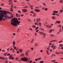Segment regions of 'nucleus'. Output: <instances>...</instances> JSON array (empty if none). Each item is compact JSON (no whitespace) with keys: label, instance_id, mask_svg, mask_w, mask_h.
<instances>
[{"label":"nucleus","instance_id":"f257e3e1","mask_svg":"<svg viewBox=\"0 0 63 63\" xmlns=\"http://www.w3.org/2000/svg\"><path fill=\"white\" fill-rule=\"evenodd\" d=\"M7 12L5 11L0 10V21L2 20V18L3 17H4L6 18H8V16L6 15Z\"/></svg>","mask_w":63,"mask_h":63},{"label":"nucleus","instance_id":"f03ea898","mask_svg":"<svg viewBox=\"0 0 63 63\" xmlns=\"http://www.w3.org/2000/svg\"><path fill=\"white\" fill-rule=\"evenodd\" d=\"M11 24L13 25L16 26L17 25V24L18 25H19V23H20V21H18V19L16 18H13L11 19Z\"/></svg>","mask_w":63,"mask_h":63},{"label":"nucleus","instance_id":"7ed1b4c3","mask_svg":"<svg viewBox=\"0 0 63 63\" xmlns=\"http://www.w3.org/2000/svg\"><path fill=\"white\" fill-rule=\"evenodd\" d=\"M28 58H27L24 57L21 59V60L22 61H27V60H28Z\"/></svg>","mask_w":63,"mask_h":63},{"label":"nucleus","instance_id":"20e7f679","mask_svg":"<svg viewBox=\"0 0 63 63\" xmlns=\"http://www.w3.org/2000/svg\"><path fill=\"white\" fill-rule=\"evenodd\" d=\"M9 59L12 60L14 59V58L13 57V55H10L9 57Z\"/></svg>","mask_w":63,"mask_h":63},{"label":"nucleus","instance_id":"39448f33","mask_svg":"<svg viewBox=\"0 0 63 63\" xmlns=\"http://www.w3.org/2000/svg\"><path fill=\"white\" fill-rule=\"evenodd\" d=\"M40 33H41V34H43V35H45V36H44V37L45 38V36H46V35L45 33H44V32H40Z\"/></svg>","mask_w":63,"mask_h":63},{"label":"nucleus","instance_id":"423d86ee","mask_svg":"<svg viewBox=\"0 0 63 63\" xmlns=\"http://www.w3.org/2000/svg\"><path fill=\"white\" fill-rule=\"evenodd\" d=\"M22 11L24 13H26V12L27 11V10L25 9H23Z\"/></svg>","mask_w":63,"mask_h":63},{"label":"nucleus","instance_id":"0eeeda50","mask_svg":"<svg viewBox=\"0 0 63 63\" xmlns=\"http://www.w3.org/2000/svg\"><path fill=\"white\" fill-rule=\"evenodd\" d=\"M35 11L36 12H39L40 11V10L39 9H37V10H35Z\"/></svg>","mask_w":63,"mask_h":63},{"label":"nucleus","instance_id":"6e6552de","mask_svg":"<svg viewBox=\"0 0 63 63\" xmlns=\"http://www.w3.org/2000/svg\"><path fill=\"white\" fill-rule=\"evenodd\" d=\"M46 26L47 27H48V28H50L51 27V26L49 25H46Z\"/></svg>","mask_w":63,"mask_h":63},{"label":"nucleus","instance_id":"1a4fd4ad","mask_svg":"<svg viewBox=\"0 0 63 63\" xmlns=\"http://www.w3.org/2000/svg\"><path fill=\"white\" fill-rule=\"evenodd\" d=\"M13 17V15H12L11 16L9 17V18H12Z\"/></svg>","mask_w":63,"mask_h":63},{"label":"nucleus","instance_id":"9d476101","mask_svg":"<svg viewBox=\"0 0 63 63\" xmlns=\"http://www.w3.org/2000/svg\"><path fill=\"white\" fill-rule=\"evenodd\" d=\"M54 13H56V14H57V13H58V11H54Z\"/></svg>","mask_w":63,"mask_h":63},{"label":"nucleus","instance_id":"9b49d317","mask_svg":"<svg viewBox=\"0 0 63 63\" xmlns=\"http://www.w3.org/2000/svg\"><path fill=\"white\" fill-rule=\"evenodd\" d=\"M56 48V46H54L53 48V49H55Z\"/></svg>","mask_w":63,"mask_h":63},{"label":"nucleus","instance_id":"f8f14e48","mask_svg":"<svg viewBox=\"0 0 63 63\" xmlns=\"http://www.w3.org/2000/svg\"><path fill=\"white\" fill-rule=\"evenodd\" d=\"M13 45H15L16 44V42L15 41L13 42Z\"/></svg>","mask_w":63,"mask_h":63},{"label":"nucleus","instance_id":"ddd939ff","mask_svg":"<svg viewBox=\"0 0 63 63\" xmlns=\"http://www.w3.org/2000/svg\"><path fill=\"white\" fill-rule=\"evenodd\" d=\"M22 49H19V51L20 52H22Z\"/></svg>","mask_w":63,"mask_h":63},{"label":"nucleus","instance_id":"4468645a","mask_svg":"<svg viewBox=\"0 0 63 63\" xmlns=\"http://www.w3.org/2000/svg\"><path fill=\"white\" fill-rule=\"evenodd\" d=\"M63 45L62 44H60L59 46V47H63Z\"/></svg>","mask_w":63,"mask_h":63},{"label":"nucleus","instance_id":"2eb2a0df","mask_svg":"<svg viewBox=\"0 0 63 63\" xmlns=\"http://www.w3.org/2000/svg\"><path fill=\"white\" fill-rule=\"evenodd\" d=\"M21 56H24V54H21Z\"/></svg>","mask_w":63,"mask_h":63},{"label":"nucleus","instance_id":"dca6fc26","mask_svg":"<svg viewBox=\"0 0 63 63\" xmlns=\"http://www.w3.org/2000/svg\"><path fill=\"white\" fill-rule=\"evenodd\" d=\"M52 30L51 29L50 31H49V32L50 33H51L52 32Z\"/></svg>","mask_w":63,"mask_h":63},{"label":"nucleus","instance_id":"f3484780","mask_svg":"<svg viewBox=\"0 0 63 63\" xmlns=\"http://www.w3.org/2000/svg\"><path fill=\"white\" fill-rule=\"evenodd\" d=\"M26 55H27H27H28V52H27L26 53Z\"/></svg>","mask_w":63,"mask_h":63},{"label":"nucleus","instance_id":"a211bd4d","mask_svg":"<svg viewBox=\"0 0 63 63\" xmlns=\"http://www.w3.org/2000/svg\"><path fill=\"white\" fill-rule=\"evenodd\" d=\"M37 20H38L39 21H40V20H41L39 18H38Z\"/></svg>","mask_w":63,"mask_h":63},{"label":"nucleus","instance_id":"6ab92c4d","mask_svg":"<svg viewBox=\"0 0 63 63\" xmlns=\"http://www.w3.org/2000/svg\"><path fill=\"white\" fill-rule=\"evenodd\" d=\"M52 18L53 19H55V16H52Z\"/></svg>","mask_w":63,"mask_h":63},{"label":"nucleus","instance_id":"aec40b11","mask_svg":"<svg viewBox=\"0 0 63 63\" xmlns=\"http://www.w3.org/2000/svg\"><path fill=\"white\" fill-rule=\"evenodd\" d=\"M35 46H36V47H37V46H38V44L36 43L35 44Z\"/></svg>","mask_w":63,"mask_h":63},{"label":"nucleus","instance_id":"412c9836","mask_svg":"<svg viewBox=\"0 0 63 63\" xmlns=\"http://www.w3.org/2000/svg\"><path fill=\"white\" fill-rule=\"evenodd\" d=\"M33 40H34V39H32V41H31V43H33Z\"/></svg>","mask_w":63,"mask_h":63},{"label":"nucleus","instance_id":"4be33fe9","mask_svg":"<svg viewBox=\"0 0 63 63\" xmlns=\"http://www.w3.org/2000/svg\"><path fill=\"white\" fill-rule=\"evenodd\" d=\"M44 62V61H42L40 62V63H43Z\"/></svg>","mask_w":63,"mask_h":63},{"label":"nucleus","instance_id":"5701e85b","mask_svg":"<svg viewBox=\"0 0 63 63\" xmlns=\"http://www.w3.org/2000/svg\"><path fill=\"white\" fill-rule=\"evenodd\" d=\"M56 41V40H52V42H55Z\"/></svg>","mask_w":63,"mask_h":63},{"label":"nucleus","instance_id":"b1692460","mask_svg":"<svg viewBox=\"0 0 63 63\" xmlns=\"http://www.w3.org/2000/svg\"><path fill=\"white\" fill-rule=\"evenodd\" d=\"M63 11V10H60V12H61V13H62V12Z\"/></svg>","mask_w":63,"mask_h":63},{"label":"nucleus","instance_id":"393cba45","mask_svg":"<svg viewBox=\"0 0 63 63\" xmlns=\"http://www.w3.org/2000/svg\"><path fill=\"white\" fill-rule=\"evenodd\" d=\"M38 28H39V27H37L35 29H36V30H37L38 29Z\"/></svg>","mask_w":63,"mask_h":63},{"label":"nucleus","instance_id":"a878e982","mask_svg":"<svg viewBox=\"0 0 63 63\" xmlns=\"http://www.w3.org/2000/svg\"><path fill=\"white\" fill-rule=\"evenodd\" d=\"M51 37H53V36H54V35H53L52 34H51Z\"/></svg>","mask_w":63,"mask_h":63},{"label":"nucleus","instance_id":"bb28decb","mask_svg":"<svg viewBox=\"0 0 63 63\" xmlns=\"http://www.w3.org/2000/svg\"><path fill=\"white\" fill-rule=\"evenodd\" d=\"M60 23V21H58V23Z\"/></svg>","mask_w":63,"mask_h":63},{"label":"nucleus","instance_id":"cd10ccee","mask_svg":"<svg viewBox=\"0 0 63 63\" xmlns=\"http://www.w3.org/2000/svg\"><path fill=\"white\" fill-rule=\"evenodd\" d=\"M56 54H59V53H58L57 52H56Z\"/></svg>","mask_w":63,"mask_h":63},{"label":"nucleus","instance_id":"c85d7f7f","mask_svg":"<svg viewBox=\"0 0 63 63\" xmlns=\"http://www.w3.org/2000/svg\"><path fill=\"white\" fill-rule=\"evenodd\" d=\"M55 61H56V60H54V61H53V60L52 61V62H55Z\"/></svg>","mask_w":63,"mask_h":63},{"label":"nucleus","instance_id":"c756f323","mask_svg":"<svg viewBox=\"0 0 63 63\" xmlns=\"http://www.w3.org/2000/svg\"><path fill=\"white\" fill-rule=\"evenodd\" d=\"M2 52H5V50L3 49V50H2Z\"/></svg>","mask_w":63,"mask_h":63},{"label":"nucleus","instance_id":"7c9ffc66","mask_svg":"<svg viewBox=\"0 0 63 63\" xmlns=\"http://www.w3.org/2000/svg\"><path fill=\"white\" fill-rule=\"evenodd\" d=\"M57 23H58V20H57L56 21V22H55V23L56 24Z\"/></svg>","mask_w":63,"mask_h":63},{"label":"nucleus","instance_id":"2f4dec72","mask_svg":"<svg viewBox=\"0 0 63 63\" xmlns=\"http://www.w3.org/2000/svg\"><path fill=\"white\" fill-rule=\"evenodd\" d=\"M38 59H35V61H38Z\"/></svg>","mask_w":63,"mask_h":63},{"label":"nucleus","instance_id":"473e14b6","mask_svg":"<svg viewBox=\"0 0 63 63\" xmlns=\"http://www.w3.org/2000/svg\"><path fill=\"white\" fill-rule=\"evenodd\" d=\"M39 25L40 26L41 24V23L40 22H39Z\"/></svg>","mask_w":63,"mask_h":63},{"label":"nucleus","instance_id":"72a5a7b5","mask_svg":"<svg viewBox=\"0 0 63 63\" xmlns=\"http://www.w3.org/2000/svg\"><path fill=\"white\" fill-rule=\"evenodd\" d=\"M38 60H40V59H41V58H38Z\"/></svg>","mask_w":63,"mask_h":63},{"label":"nucleus","instance_id":"f704fd0d","mask_svg":"<svg viewBox=\"0 0 63 63\" xmlns=\"http://www.w3.org/2000/svg\"><path fill=\"white\" fill-rule=\"evenodd\" d=\"M5 63H8V61H5Z\"/></svg>","mask_w":63,"mask_h":63},{"label":"nucleus","instance_id":"c9c22d12","mask_svg":"<svg viewBox=\"0 0 63 63\" xmlns=\"http://www.w3.org/2000/svg\"><path fill=\"white\" fill-rule=\"evenodd\" d=\"M61 42H63V41H60L59 42V43H61Z\"/></svg>","mask_w":63,"mask_h":63},{"label":"nucleus","instance_id":"e433bc0d","mask_svg":"<svg viewBox=\"0 0 63 63\" xmlns=\"http://www.w3.org/2000/svg\"><path fill=\"white\" fill-rule=\"evenodd\" d=\"M47 8H46L45 9V11H47Z\"/></svg>","mask_w":63,"mask_h":63},{"label":"nucleus","instance_id":"4c0bfd02","mask_svg":"<svg viewBox=\"0 0 63 63\" xmlns=\"http://www.w3.org/2000/svg\"><path fill=\"white\" fill-rule=\"evenodd\" d=\"M9 3H10V5H11V4H12V2H11L9 1Z\"/></svg>","mask_w":63,"mask_h":63},{"label":"nucleus","instance_id":"58836bf2","mask_svg":"<svg viewBox=\"0 0 63 63\" xmlns=\"http://www.w3.org/2000/svg\"><path fill=\"white\" fill-rule=\"evenodd\" d=\"M45 23H46V24H47V21H45Z\"/></svg>","mask_w":63,"mask_h":63},{"label":"nucleus","instance_id":"ea45409f","mask_svg":"<svg viewBox=\"0 0 63 63\" xmlns=\"http://www.w3.org/2000/svg\"><path fill=\"white\" fill-rule=\"evenodd\" d=\"M30 30H32V28H29Z\"/></svg>","mask_w":63,"mask_h":63},{"label":"nucleus","instance_id":"a19ab883","mask_svg":"<svg viewBox=\"0 0 63 63\" xmlns=\"http://www.w3.org/2000/svg\"><path fill=\"white\" fill-rule=\"evenodd\" d=\"M40 29H41V30H44V29H43L42 28H41Z\"/></svg>","mask_w":63,"mask_h":63},{"label":"nucleus","instance_id":"79ce46f5","mask_svg":"<svg viewBox=\"0 0 63 63\" xmlns=\"http://www.w3.org/2000/svg\"><path fill=\"white\" fill-rule=\"evenodd\" d=\"M31 13H34V12H33V11H31Z\"/></svg>","mask_w":63,"mask_h":63},{"label":"nucleus","instance_id":"37998d69","mask_svg":"<svg viewBox=\"0 0 63 63\" xmlns=\"http://www.w3.org/2000/svg\"><path fill=\"white\" fill-rule=\"evenodd\" d=\"M60 2H61V3H62V2H63V0H61L60 1Z\"/></svg>","mask_w":63,"mask_h":63},{"label":"nucleus","instance_id":"c03bdc74","mask_svg":"<svg viewBox=\"0 0 63 63\" xmlns=\"http://www.w3.org/2000/svg\"><path fill=\"white\" fill-rule=\"evenodd\" d=\"M38 31H39V30H37L36 31V32H38Z\"/></svg>","mask_w":63,"mask_h":63},{"label":"nucleus","instance_id":"a18cd8bd","mask_svg":"<svg viewBox=\"0 0 63 63\" xmlns=\"http://www.w3.org/2000/svg\"><path fill=\"white\" fill-rule=\"evenodd\" d=\"M18 13H21V11L19 10V11H18Z\"/></svg>","mask_w":63,"mask_h":63},{"label":"nucleus","instance_id":"49530a36","mask_svg":"<svg viewBox=\"0 0 63 63\" xmlns=\"http://www.w3.org/2000/svg\"><path fill=\"white\" fill-rule=\"evenodd\" d=\"M10 55V54H8L7 55V56H8V55Z\"/></svg>","mask_w":63,"mask_h":63},{"label":"nucleus","instance_id":"de8ad7c7","mask_svg":"<svg viewBox=\"0 0 63 63\" xmlns=\"http://www.w3.org/2000/svg\"><path fill=\"white\" fill-rule=\"evenodd\" d=\"M4 4H1V6H4Z\"/></svg>","mask_w":63,"mask_h":63},{"label":"nucleus","instance_id":"09e8293b","mask_svg":"<svg viewBox=\"0 0 63 63\" xmlns=\"http://www.w3.org/2000/svg\"><path fill=\"white\" fill-rule=\"evenodd\" d=\"M19 29H18V31H17V32H19Z\"/></svg>","mask_w":63,"mask_h":63},{"label":"nucleus","instance_id":"8fccbe9b","mask_svg":"<svg viewBox=\"0 0 63 63\" xmlns=\"http://www.w3.org/2000/svg\"><path fill=\"white\" fill-rule=\"evenodd\" d=\"M37 22H36L35 23V25H37Z\"/></svg>","mask_w":63,"mask_h":63},{"label":"nucleus","instance_id":"3c124183","mask_svg":"<svg viewBox=\"0 0 63 63\" xmlns=\"http://www.w3.org/2000/svg\"><path fill=\"white\" fill-rule=\"evenodd\" d=\"M32 62V61H30V63H31V62Z\"/></svg>","mask_w":63,"mask_h":63},{"label":"nucleus","instance_id":"603ef678","mask_svg":"<svg viewBox=\"0 0 63 63\" xmlns=\"http://www.w3.org/2000/svg\"><path fill=\"white\" fill-rule=\"evenodd\" d=\"M27 6H26L24 7V8H27Z\"/></svg>","mask_w":63,"mask_h":63},{"label":"nucleus","instance_id":"864d4df0","mask_svg":"<svg viewBox=\"0 0 63 63\" xmlns=\"http://www.w3.org/2000/svg\"><path fill=\"white\" fill-rule=\"evenodd\" d=\"M43 5H44L45 6H46V4H45L44 3H43Z\"/></svg>","mask_w":63,"mask_h":63},{"label":"nucleus","instance_id":"5fc2aeb1","mask_svg":"<svg viewBox=\"0 0 63 63\" xmlns=\"http://www.w3.org/2000/svg\"><path fill=\"white\" fill-rule=\"evenodd\" d=\"M35 26H33V27L34 28V27L35 28Z\"/></svg>","mask_w":63,"mask_h":63},{"label":"nucleus","instance_id":"6e6d98bb","mask_svg":"<svg viewBox=\"0 0 63 63\" xmlns=\"http://www.w3.org/2000/svg\"><path fill=\"white\" fill-rule=\"evenodd\" d=\"M17 1L16 0H15L14 1V2H16Z\"/></svg>","mask_w":63,"mask_h":63},{"label":"nucleus","instance_id":"4d7b16f0","mask_svg":"<svg viewBox=\"0 0 63 63\" xmlns=\"http://www.w3.org/2000/svg\"><path fill=\"white\" fill-rule=\"evenodd\" d=\"M47 54L49 55V53H48V52L47 53Z\"/></svg>","mask_w":63,"mask_h":63},{"label":"nucleus","instance_id":"13d9d810","mask_svg":"<svg viewBox=\"0 0 63 63\" xmlns=\"http://www.w3.org/2000/svg\"><path fill=\"white\" fill-rule=\"evenodd\" d=\"M56 14L55 13H53V15H55Z\"/></svg>","mask_w":63,"mask_h":63},{"label":"nucleus","instance_id":"bf43d9fd","mask_svg":"<svg viewBox=\"0 0 63 63\" xmlns=\"http://www.w3.org/2000/svg\"><path fill=\"white\" fill-rule=\"evenodd\" d=\"M14 49H16V47H14Z\"/></svg>","mask_w":63,"mask_h":63},{"label":"nucleus","instance_id":"052dcab7","mask_svg":"<svg viewBox=\"0 0 63 63\" xmlns=\"http://www.w3.org/2000/svg\"><path fill=\"white\" fill-rule=\"evenodd\" d=\"M20 15L19 14V15H18V16H19V17H20Z\"/></svg>","mask_w":63,"mask_h":63},{"label":"nucleus","instance_id":"680f3d73","mask_svg":"<svg viewBox=\"0 0 63 63\" xmlns=\"http://www.w3.org/2000/svg\"><path fill=\"white\" fill-rule=\"evenodd\" d=\"M28 21H30L31 20L29 19H28Z\"/></svg>","mask_w":63,"mask_h":63},{"label":"nucleus","instance_id":"e2e57ef3","mask_svg":"<svg viewBox=\"0 0 63 63\" xmlns=\"http://www.w3.org/2000/svg\"><path fill=\"white\" fill-rule=\"evenodd\" d=\"M60 53H61L62 54H63V53L62 52H60Z\"/></svg>","mask_w":63,"mask_h":63},{"label":"nucleus","instance_id":"0e129e2a","mask_svg":"<svg viewBox=\"0 0 63 63\" xmlns=\"http://www.w3.org/2000/svg\"><path fill=\"white\" fill-rule=\"evenodd\" d=\"M61 49H63V47H61Z\"/></svg>","mask_w":63,"mask_h":63},{"label":"nucleus","instance_id":"69168bd1","mask_svg":"<svg viewBox=\"0 0 63 63\" xmlns=\"http://www.w3.org/2000/svg\"><path fill=\"white\" fill-rule=\"evenodd\" d=\"M52 44L51 43H49V45H51Z\"/></svg>","mask_w":63,"mask_h":63},{"label":"nucleus","instance_id":"338daca9","mask_svg":"<svg viewBox=\"0 0 63 63\" xmlns=\"http://www.w3.org/2000/svg\"><path fill=\"white\" fill-rule=\"evenodd\" d=\"M40 52H43V50H40Z\"/></svg>","mask_w":63,"mask_h":63},{"label":"nucleus","instance_id":"774afa93","mask_svg":"<svg viewBox=\"0 0 63 63\" xmlns=\"http://www.w3.org/2000/svg\"><path fill=\"white\" fill-rule=\"evenodd\" d=\"M54 63H57V62H54Z\"/></svg>","mask_w":63,"mask_h":63}]
</instances>
